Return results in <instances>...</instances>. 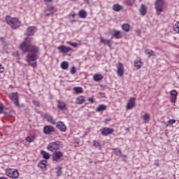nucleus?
<instances>
[{
	"label": "nucleus",
	"mask_w": 179,
	"mask_h": 179,
	"mask_svg": "<svg viewBox=\"0 0 179 179\" xmlns=\"http://www.w3.org/2000/svg\"><path fill=\"white\" fill-rule=\"evenodd\" d=\"M31 38L27 37L24 41L20 44V48L24 52H29L26 57V61L30 66L36 68L37 66V55L38 54V47L31 45Z\"/></svg>",
	"instance_id": "nucleus-1"
},
{
	"label": "nucleus",
	"mask_w": 179,
	"mask_h": 179,
	"mask_svg": "<svg viewBox=\"0 0 179 179\" xmlns=\"http://www.w3.org/2000/svg\"><path fill=\"white\" fill-rule=\"evenodd\" d=\"M5 20L7 24H8L11 29H17V27H20V21L19 19H17V17L6 16Z\"/></svg>",
	"instance_id": "nucleus-2"
},
{
	"label": "nucleus",
	"mask_w": 179,
	"mask_h": 179,
	"mask_svg": "<svg viewBox=\"0 0 179 179\" xmlns=\"http://www.w3.org/2000/svg\"><path fill=\"white\" fill-rule=\"evenodd\" d=\"M6 174L10 178H19V171L15 169L8 168L6 169Z\"/></svg>",
	"instance_id": "nucleus-3"
},
{
	"label": "nucleus",
	"mask_w": 179,
	"mask_h": 179,
	"mask_svg": "<svg viewBox=\"0 0 179 179\" xmlns=\"http://www.w3.org/2000/svg\"><path fill=\"white\" fill-rule=\"evenodd\" d=\"M156 14L157 15H160L163 12V6H164V1L163 0H157L155 3Z\"/></svg>",
	"instance_id": "nucleus-4"
},
{
	"label": "nucleus",
	"mask_w": 179,
	"mask_h": 179,
	"mask_svg": "<svg viewBox=\"0 0 179 179\" xmlns=\"http://www.w3.org/2000/svg\"><path fill=\"white\" fill-rule=\"evenodd\" d=\"M61 141H55V142H52L50 143L49 145H48V149L50 152H57L58 149H59V146H61Z\"/></svg>",
	"instance_id": "nucleus-5"
},
{
	"label": "nucleus",
	"mask_w": 179,
	"mask_h": 179,
	"mask_svg": "<svg viewBox=\"0 0 179 179\" xmlns=\"http://www.w3.org/2000/svg\"><path fill=\"white\" fill-rule=\"evenodd\" d=\"M10 99L14 103L16 107H20L19 105V96L17 95V92H13L10 95Z\"/></svg>",
	"instance_id": "nucleus-6"
},
{
	"label": "nucleus",
	"mask_w": 179,
	"mask_h": 179,
	"mask_svg": "<svg viewBox=\"0 0 179 179\" xmlns=\"http://www.w3.org/2000/svg\"><path fill=\"white\" fill-rule=\"evenodd\" d=\"M64 156V153L61 151H55L52 155V160L53 162H59L61 157Z\"/></svg>",
	"instance_id": "nucleus-7"
},
{
	"label": "nucleus",
	"mask_w": 179,
	"mask_h": 179,
	"mask_svg": "<svg viewBox=\"0 0 179 179\" xmlns=\"http://www.w3.org/2000/svg\"><path fill=\"white\" fill-rule=\"evenodd\" d=\"M56 10L55 7L51 6H48L45 10V16H51L52 15H54V13Z\"/></svg>",
	"instance_id": "nucleus-8"
},
{
	"label": "nucleus",
	"mask_w": 179,
	"mask_h": 179,
	"mask_svg": "<svg viewBox=\"0 0 179 179\" xmlns=\"http://www.w3.org/2000/svg\"><path fill=\"white\" fill-rule=\"evenodd\" d=\"M135 107V98L131 97L127 102L126 106L127 110H132Z\"/></svg>",
	"instance_id": "nucleus-9"
},
{
	"label": "nucleus",
	"mask_w": 179,
	"mask_h": 179,
	"mask_svg": "<svg viewBox=\"0 0 179 179\" xmlns=\"http://www.w3.org/2000/svg\"><path fill=\"white\" fill-rule=\"evenodd\" d=\"M54 131H55L54 127L51 125L45 126L43 128V133L45 135H50V134H51V132H54Z\"/></svg>",
	"instance_id": "nucleus-10"
},
{
	"label": "nucleus",
	"mask_w": 179,
	"mask_h": 179,
	"mask_svg": "<svg viewBox=\"0 0 179 179\" xmlns=\"http://www.w3.org/2000/svg\"><path fill=\"white\" fill-rule=\"evenodd\" d=\"M101 132L103 136H107V135H110V134H113L114 132V129L108 128V127H104L101 130Z\"/></svg>",
	"instance_id": "nucleus-11"
},
{
	"label": "nucleus",
	"mask_w": 179,
	"mask_h": 179,
	"mask_svg": "<svg viewBox=\"0 0 179 179\" xmlns=\"http://www.w3.org/2000/svg\"><path fill=\"white\" fill-rule=\"evenodd\" d=\"M36 33V27H29L25 31V36H34Z\"/></svg>",
	"instance_id": "nucleus-12"
},
{
	"label": "nucleus",
	"mask_w": 179,
	"mask_h": 179,
	"mask_svg": "<svg viewBox=\"0 0 179 179\" xmlns=\"http://www.w3.org/2000/svg\"><path fill=\"white\" fill-rule=\"evenodd\" d=\"M117 73L120 78L124 75V66L121 62L118 63Z\"/></svg>",
	"instance_id": "nucleus-13"
},
{
	"label": "nucleus",
	"mask_w": 179,
	"mask_h": 179,
	"mask_svg": "<svg viewBox=\"0 0 179 179\" xmlns=\"http://www.w3.org/2000/svg\"><path fill=\"white\" fill-rule=\"evenodd\" d=\"M171 94V103H176L177 101V92L175 90H173L170 92Z\"/></svg>",
	"instance_id": "nucleus-14"
},
{
	"label": "nucleus",
	"mask_w": 179,
	"mask_h": 179,
	"mask_svg": "<svg viewBox=\"0 0 179 179\" xmlns=\"http://www.w3.org/2000/svg\"><path fill=\"white\" fill-rule=\"evenodd\" d=\"M57 128L62 132H65L66 131V126L62 122H58L57 123Z\"/></svg>",
	"instance_id": "nucleus-15"
},
{
	"label": "nucleus",
	"mask_w": 179,
	"mask_h": 179,
	"mask_svg": "<svg viewBox=\"0 0 179 179\" xmlns=\"http://www.w3.org/2000/svg\"><path fill=\"white\" fill-rule=\"evenodd\" d=\"M139 12L141 16H145L148 12V7H146L145 4H141L139 8Z\"/></svg>",
	"instance_id": "nucleus-16"
},
{
	"label": "nucleus",
	"mask_w": 179,
	"mask_h": 179,
	"mask_svg": "<svg viewBox=\"0 0 179 179\" xmlns=\"http://www.w3.org/2000/svg\"><path fill=\"white\" fill-rule=\"evenodd\" d=\"M113 37H115L117 39L122 38V32L121 31L113 29Z\"/></svg>",
	"instance_id": "nucleus-17"
},
{
	"label": "nucleus",
	"mask_w": 179,
	"mask_h": 179,
	"mask_svg": "<svg viewBox=\"0 0 179 179\" xmlns=\"http://www.w3.org/2000/svg\"><path fill=\"white\" fill-rule=\"evenodd\" d=\"M44 119L47 120V122H50V124H52L53 125H55V124H56L55 120H54V119H52V116H51L48 114H46L44 115Z\"/></svg>",
	"instance_id": "nucleus-18"
},
{
	"label": "nucleus",
	"mask_w": 179,
	"mask_h": 179,
	"mask_svg": "<svg viewBox=\"0 0 179 179\" xmlns=\"http://www.w3.org/2000/svg\"><path fill=\"white\" fill-rule=\"evenodd\" d=\"M57 48H58V50H60V51H62V52H63L64 54H65L66 52H69V51H71V50H72L70 48H68L65 45H61V46L58 47Z\"/></svg>",
	"instance_id": "nucleus-19"
},
{
	"label": "nucleus",
	"mask_w": 179,
	"mask_h": 179,
	"mask_svg": "<svg viewBox=\"0 0 179 179\" xmlns=\"http://www.w3.org/2000/svg\"><path fill=\"white\" fill-rule=\"evenodd\" d=\"M57 108H59V110H64L66 108V104H65V102L64 101H58Z\"/></svg>",
	"instance_id": "nucleus-20"
},
{
	"label": "nucleus",
	"mask_w": 179,
	"mask_h": 179,
	"mask_svg": "<svg viewBox=\"0 0 179 179\" xmlns=\"http://www.w3.org/2000/svg\"><path fill=\"white\" fill-rule=\"evenodd\" d=\"M142 64L143 63L141 59H137L134 61V67L136 68V69H141Z\"/></svg>",
	"instance_id": "nucleus-21"
},
{
	"label": "nucleus",
	"mask_w": 179,
	"mask_h": 179,
	"mask_svg": "<svg viewBox=\"0 0 179 179\" xmlns=\"http://www.w3.org/2000/svg\"><path fill=\"white\" fill-rule=\"evenodd\" d=\"M100 41L104 45H108L110 48H111V41L110 40L104 39L103 37L100 38Z\"/></svg>",
	"instance_id": "nucleus-22"
},
{
	"label": "nucleus",
	"mask_w": 179,
	"mask_h": 179,
	"mask_svg": "<svg viewBox=\"0 0 179 179\" xmlns=\"http://www.w3.org/2000/svg\"><path fill=\"white\" fill-rule=\"evenodd\" d=\"M78 16L81 18V19H85L86 18V17L87 16V13L86 12V10H81L78 12Z\"/></svg>",
	"instance_id": "nucleus-23"
},
{
	"label": "nucleus",
	"mask_w": 179,
	"mask_h": 179,
	"mask_svg": "<svg viewBox=\"0 0 179 179\" xmlns=\"http://www.w3.org/2000/svg\"><path fill=\"white\" fill-rule=\"evenodd\" d=\"M145 54H146V55H148V58H150V57H156V53H155L153 50H150L148 49H146L145 50Z\"/></svg>",
	"instance_id": "nucleus-24"
},
{
	"label": "nucleus",
	"mask_w": 179,
	"mask_h": 179,
	"mask_svg": "<svg viewBox=\"0 0 179 179\" xmlns=\"http://www.w3.org/2000/svg\"><path fill=\"white\" fill-rule=\"evenodd\" d=\"M142 120L145 124H148V122H149V120H150V115H149V113H145L142 116Z\"/></svg>",
	"instance_id": "nucleus-25"
},
{
	"label": "nucleus",
	"mask_w": 179,
	"mask_h": 179,
	"mask_svg": "<svg viewBox=\"0 0 179 179\" xmlns=\"http://www.w3.org/2000/svg\"><path fill=\"white\" fill-rule=\"evenodd\" d=\"M105 110H107V106L106 105L101 104L99 105L96 109V113H100V111H105Z\"/></svg>",
	"instance_id": "nucleus-26"
},
{
	"label": "nucleus",
	"mask_w": 179,
	"mask_h": 179,
	"mask_svg": "<svg viewBox=\"0 0 179 179\" xmlns=\"http://www.w3.org/2000/svg\"><path fill=\"white\" fill-rule=\"evenodd\" d=\"M73 90L77 94H80V93H83V88H82V87H74Z\"/></svg>",
	"instance_id": "nucleus-27"
},
{
	"label": "nucleus",
	"mask_w": 179,
	"mask_h": 179,
	"mask_svg": "<svg viewBox=\"0 0 179 179\" xmlns=\"http://www.w3.org/2000/svg\"><path fill=\"white\" fill-rule=\"evenodd\" d=\"M76 104H83L85 103V98L83 96H80L76 99Z\"/></svg>",
	"instance_id": "nucleus-28"
},
{
	"label": "nucleus",
	"mask_w": 179,
	"mask_h": 179,
	"mask_svg": "<svg viewBox=\"0 0 179 179\" xmlns=\"http://www.w3.org/2000/svg\"><path fill=\"white\" fill-rule=\"evenodd\" d=\"M113 10H115V12H120V10L122 9V7L120 4H114L113 6Z\"/></svg>",
	"instance_id": "nucleus-29"
},
{
	"label": "nucleus",
	"mask_w": 179,
	"mask_h": 179,
	"mask_svg": "<svg viewBox=\"0 0 179 179\" xmlns=\"http://www.w3.org/2000/svg\"><path fill=\"white\" fill-rule=\"evenodd\" d=\"M60 66L62 69L66 70L68 68H69V64H68L67 62H62Z\"/></svg>",
	"instance_id": "nucleus-30"
},
{
	"label": "nucleus",
	"mask_w": 179,
	"mask_h": 179,
	"mask_svg": "<svg viewBox=\"0 0 179 179\" xmlns=\"http://www.w3.org/2000/svg\"><path fill=\"white\" fill-rule=\"evenodd\" d=\"M41 154L42 155L43 159H45L46 160H48V159H50V154H48V152L42 150L41 152Z\"/></svg>",
	"instance_id": "nucleus-31"
},
{
	"label": "nucleus",
	"mask_w": 179,
	"mask_h": 179,
	"mask_svg": "<svg viewBox=\"0 0 179 179\" xmlns=\"http://www.w3.org/2000/svg\"><path fill=\"white\" fill-rule=\"evenodd\" d=\"M103 79V76L101 74H95L94 76V80L96 82H99V80H101Z\"/></svg>",
	"instance_id": "nucleus-32"
},
{
	"label": "nucleus",
	"mask_w": 179,
	"mask_h": 179,
	"mask_svg": "<svg viewBox=\"0 0 179 179\" xmlns=\"http://www.w3.org/2000/svg\"><path fill=\"white\" fill-rule=\"evenodd\" d=\"M34 138H35L34 136H29L26 137L25 141L27 142H29V143H31V142L34 141Z\"/></svg>",
	"instance_id": "nucleus-33"
},
{
	"label": "nucleus",
	"mask_w": 179,
	"mask_h": 179,
	"mask_svg": "<svg viewBox=\"0 0 179 179\" xmlns=\"http://www.w3.org/2000/svg\"><path fill=\"white\" fill-rule=\"evenodd\" d=\"M47 162L46 161H43L41 163L38 164V166L40 169H45L47 167V164H46Z\"/></svg>",
	"instance_id": "nucleus-34"
},
{
	"label": "nucleus",
	"mask_w": 179,
	"mask_h": 179,
	"mask_svg": "<svg viewBox=\"0 0 179 179\" xmlns=\"http://www.w3.org/2000/svg\"><path fill=\"white\" fill-rule=\"evenodd\" d=\"M94 146L99 150H101V145H100V143H99V141H94Z\"/></svg>",
	"instance_id": "nucleus-35"
},
{
	"label": "nucleus",
	"mask_w": 179,
	"mask_h": 179,
	"mask_svg": "<svg viewBox=\"0 0 179 179\" xmlns=\"http://www.w3.org/2000/svg\"><path fill=\"white\" fill-rule=\"evenodd\" d=\"M13 56L14 57L15 59H17V61L20 59V56L19 55V52L17 51L13 52Z\"/></svg>",
	"instance_id": "nucleus-36"
},
{
	"label": "nucleus",
	"mask_w": 179,
	"mask_h": 179,
	"mask_svg": "<svg viewBox=\"0 0 179 179\" xmlns=\"http://www.w3.org/2000/svg\"><path fill=\"white\" fill-rule=\"evenodd\" d=\"M56 169L57 170L56 172V174H57V177H59L62 174V167L59 166Z\"/></svg>",
	"instance_id": "nucleus-37"
},
{
	"label": "nucleus",
	"mask_w": 179,
	"mask_h": 179,
	"mask_svg": "<svg viewBox=\"0 0 179 179\" xmlns=\"http://www.w3.org/2000/svg\"><path fill=\"white\" fill-rule=\"evenodd\" d=\"M173 30L176 31V33L179 34V22H176L173 26Z\"/></svg>",
	"instance_id": "nucleus-38"
},
{
	"label": "nucleus",
	"mask_w": 179,
	"mask_h": 179,
	"mask_svg": "<svg viewBox=\"0 0 179 179\" xmlns=\"http://www.w3.org/2000/svg\"><path fill=\"white\" fill-rule=\"evenodd\" d=\"M122 29L124 31H129V24H124L122 25Z\"/></svg>",
	"instance_id": "nucleus-39"
},
{
	"label": "nucleus",
	"mask_w": 179,
	"mask_h": 179,
	"mask_svg": "<svg viewBox=\"0 0 179 179\" xmlns=\"http://www.w3.org/2000/svg\"><path fill=\"white\" fill-rule=\"evenodd\" d=\"M134 2H135V0H126L125 3L128 6H132L134 5Z\"/></svg>",
	"instance_id": "nucleus-40"
},
{
	"label": "nucleus",
	"mask_w": 179,
	"mask_h": 179,
	"mask_svg": "<svg viewBox=\"0 0 179 179\" xmlns=\"http://www.w3.org/2000/svg\"><path fill=\"white\" fill-rule=\"evenodd\" d=\"M67 44H69V45H71L73 48H76L79 45L78 43L72 42H67Z\"/></svg>",
	"instance_id": "nucleus-41"
},
{
	"label": "nucleus",
	"mask_w": 179,
	"mask_h": 179,
	"mask_svg": "<svg viewBox=\"0 0 179 179\" xmlns=\"http://www.w3.org/2000/svg\"><path fill=\"white\" fill-rule=\"evenodd\" d=\"M71 75H75V73H76V68H75V66L71 67Z\"/></svg>",
	"instance_id": "nucleus-42"
},
{
	"label": "nucleus",
	"mask_w": 179,
	"mask_h": 179,
	"mask_svg": "<svg viewBox=\"0 0 179 179\" xmlns=\"http://www.w3.org/2000/svg\"><path fill=\"white\" fill-rule=\"evenodd\" d=\"M168 123L171 125H173V124H176V120L171 119L168 121Z\"/></svg>",
	"instance_id": "nucleus-43"
},
{
	"label": "nucleus",
	"mask_w": 179,
	"mask_h": 179,
	"mask_svg": "<svg viewBox=\"0 0 179 179\" xmlns=\"http://www.w3.org/2000/svg\"><path fill=\"white\" fill-rule=\"evenodd\" d=\"M4 71H5V69L3 68V66L0 64V73H3Z\"/></svg>",
	"instance_id": "nucleus-44"
},
{
	"label": "nucleus",
	"mask_w": 179,
	"mask_h": 179,
	"mask_svg": "<svg viewBox=\"0 0 179 179\" xmlns=\"http://www.w3.org/2000/svg\"><path fill=\"white\" fill-rule=\"evenodd\" d=\"M115 154L117 155V156L121 155V150L120 149H115Z\"/></svg>",
	"instance_id": "nucleus-45"
},
{
	"label": "nucleus",
	"mask_w": 179,
	"mask_h": 179,
	"mask_svg": "<svg viewBox=\"0 0 179 179\" xmlns=\"http://www.w3.org/2000/svg\"><path fill=\"white\" fill-rule=\"evenodd\" d=\"M2 111H3V105L0 104V114H2Z\"/></svg>",
	"instance_id": "nucleus-46"
},
{
	"label": "nucleus",
	"mask_w": 179,
	"mask_h": 179,
	"mask_svg": "<svg viewBox=\"0 0 179 179\" xmlns=\"http://www.w3.org/2000/svg\"><path fill=\"white\" fill-rule=\"evenodd\" d=\"M88 101L90 103H91L92 104H93V103H94V100H93V98H89Z\"/></svg>",
	"instance_id": "nucleus-47"
},
{
	"label": "nucleus",
	"mask_w": 179,
	"mask_h": 179,
	"mask_svg": "<svg viewBox=\"0 0 179 179\" xmlns=\"http://www.w3.org/2000/svg\"><path fill=\"white\" fill-rule=\"evenodd\" d=\"M33 103H34V106H38V101H33Z\"/></svg>",
	"instance_id": "nucleus-48"
},
{
	"label": "nucleus",
	"mask_w": 179,
	"mask_h": 179,
	"mask_svg": "<svg viewBox=\"0 0 179 179\" xmlns=\"http://www.w3.org/2000/svg\"><path fill=\"white\" fill-rule=\"evenodd\" d=\"M69 16H71V17L73 19L75 16H76V13L70 14Z\"/></svg>",
	"instance_id": "nucleus-49"
},
{
	"label": "nucleus",
	"mask_w": 179,
	"mask_h": 179,
	"mask_svg": "<svg viewBox=\"0 0 179 179\" xmlns=\"http://www.w3.org/2000/svg\"><path fill=\"white\" fill-rule=\"evenodd\" d=\"M84 2L85 3H87V5H89V3H90V0H84Z\"/></svg>",
	"instance_id": "nucleus-50"
},
{
	"label": "nucleus",
	"mask_w": 179,
	"mask_h": 179,
	"mask_svg": "<svg viewBox=\"0 0 179 179\" xmlns=\"http://www.w3.org/2000/svg\"><path fill=\"white\" fill-rule=\"evenodd\" d=\"M0 179H8V178L5 176H3V177H0Z\"/></svg>",
	"instance_id": "nucleus-51"
},
{
	"label": "nucleus",
	"mask_w": 179,
	"mask_h": 179,
	"mask_svg": "<svg viewBox=\"0 0 179 179\" xmlns=\"http://www.w3.org/2000/svg\"><path fill=\"white\" fill-rule=\"evenodd\" d=\"M45 2H51L52 0H44Z\"/></svg>",
	"instance_id": "nucleus-52"
},
{
	"label": "nucleus",
	"mask_w": 179,
	"mask_h": 179,
	"mask_svg": "<svg viewBox=\"0 0 179 179\" xmlns=\"http://www.w3.org/2000/svg\"><path fill=\"white\" fill-rule=\"evenodd\" d=\"M92 163H93V161H92V160L90 161V164H92Z\"/></svg>",
	"instance_id": "nucleus-53"
},
{
	"label": "nucleus",
	"mask_w": 179,
	"mask_h": 179,
	"mask_svg": "<svg viewBox=\"0 0 179 179\" xmlns=\"http://www.w3.org/2000/svg\"><path fill=\"white\" fill-rule=\"evenodd\" d=\"M122 157H125V155H122Z\"/></svg>",
	"instance_id": "nucleus-54"
},
{
	"label": "nucleus",
	"mask_w": 179,
	"mask_h": 179,
	"mask_svg": "<svg viewBox=\"0 0 179 179\" xmlns=\"http://www.w3.org/2000/svg\"><path fill=\"white\" fill-rule=\"evenodd\" d=\"M166 127H169V124H166Z\"/></svg>",
	"instance_id": "nucleus-55"
}]
</instances>
